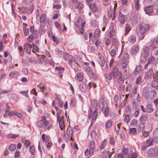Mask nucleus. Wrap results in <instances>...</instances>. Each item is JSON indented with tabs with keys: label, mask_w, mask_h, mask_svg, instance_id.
Segmentation results:
<instances>
[{
	"label": "nucleus",
	"mask_w": 158,
	"mask_h": 158,
	"mask_svg": "<svg viewBox=\"0 0 158 158\" xmlns=\"http://www.w3.org/2000/svg\"><path fill=\"white\" fill-rule=\"evenodd\" d=\"M149 27L148 24L144 23L138 24L139 31L141 35L140 37L141 39H143L144 38L145 35L144 34L148 31Z\"/></svg>",
	"instance_id": "f257e3e1"
},
{
	"label": "nucleus",
	"mask_w": 158,
	"mask_h": 158,
	"mask_svg": "<svg viewBox=\"0 0 158 158\" xmlns=\"http://www.w3.org/2000/svg\"><path fill=\"white\" fill-rule=\"evenodd\" d=\"M129 54L126 53L120 59L119 63L123 69H126L127 67V60L129 59Z\"/></svg>",
	"instance_id": "f03ea898"
},
{
	"label": "nucleus",
	"mask_w": 158,
	"mask_h": 158,
	"mask_svg": "<svg viewBox=\"0 0 158 158\" xmlns=\"http://www.w3.org/2000/svg\"><path fill=\"white\" fill-rule=\"evenodd\" d=\"M140 107L142 110L143 112L151 113L153 112L154 110L153 106L151 104L147 105L145 107H144L143 105H141Z\"/></svg>",
	"instance_id": "7ed1b4c3"
},
{
	"label": "nucleus",
	"mask_w": 158,
	"mask_h": 158,
	"mask_svg": "<svg viewBox=\"0 0 158 158\" xmlns=\"http://www.w3.org/2000/svg\"><path fill=\"white\" fill-rule=\"evenodd\" d=\"M98 109H96L92 113V110L91 108H90L88 114L89 118L90 119L92 117L93 121H95L96 120L98 115Z\"/></svg>",
	"instance_id": "20e7f679"
},
{
	"label": "nucleus",
	"mask_w": 158,
	"mask_h": 158,
	"mask_svg": "<svg viewBox=\"0 0 158 158\" xmlns=\"http://www.w3.org/2000/svg\"><path fill=\"white\" fill-rule=\"evenodd\" d=\"M73 133V131L71 129L67 128L66 132H64L63 137L67 139L72 140Z\"/></svg>",
	"instance_id": "39448f33"
},
{
	"label": "nucleus",
	"mask_w": 158,
	"mask_h": 158,
	"mask_svg": "<svg viewBox=\"0 0 158 158\" xmlns=\"http://www.w3.org/2000/svg\"><path fill=\"white\" fill-rule=\"evenodd\" d=\"M89 7L93 13H95L98 11L99 8V2H96L90 4L89 5Z\"/></svg>",
	"instance_id": "423d86ee"
},
{
	"label": "nucleus",
	"mask_w": 158,
	"mask_h": 158,
	"mask_svg": "<svg viewBox=\"0 0 158 158\" xmlns=\"http://www.w3.org/2000/svg\"><path fill=\"white\" fill-rule=\"evenodd\" d=\"M85 23V21H83L82 18H79L76 21L75 25L77 28H84Z\"/></svg>",
	"instance_id": "0eeeda50"
},
{
	"label": "nucleus",
	"mask_w": 158,
	"mask_h": 158,
	"mask_svg": "<svg viewBox=\"0 0 158 158\" xmlns=\"http://www.w3.org/2000/svg\"><path fill=\"white\" fill-rule=\"evenodd\" d=\"M158 47V38H156L151 41V44L150 46L151 50L153 51Z\"/></svg>",
	"instance_id": "6e6552de"
},
{
	"label": "nucleus",
	"mask_w": 158,
	"mask_h": 158,
	"mask_svg": "<svg viewBox=\"0 0 158 158\" xmlns=\"http://www.w3.org/2000/svg\"><path fill=\"white\" fill-rule=\"evenodd\" d=\"M111 73L113 75V78L114 79L117 78L118 77H121L122 76L121 73L119 72L118 68L116 67L114 68Z\"/></svg>",
	"instance_id": "1a4fd4ad"
},
{
	"label": "nucleus",
	"mask_w": 158,
	"mask_h": 158,
	"mask_svg": "<svg viewBox=\"0 0 158 158\" xmlns=\"http://www.w3.org/2000/svg\"><path fill=\"white\" fill-rule=\"evenodd\" d=\"M116 13L115 11V9L114 8L112 9V8H110L108 11V17L110 18H112V20H114L115 16Z\"/></svg>",
	"instance_id": "9d476101"
},
{
	"label": "nucleus",
	"mask_w": 158,
	"mask_h": 158,
	"mask_svg": "<svg viewBox=\"0 0 158 158\" xmlns=\"http://www.w3.org/2000/svg\"><path fill=\"white\" fill-rule=\"evenodd\" d=\"M153 75V70L152 68L150 69L145 73L144 79L145 80H148L151 79Z\"/></svg>",
	"instance_id": "9b49d317"
},
{
	"label": "nucleus",
	"mask_w": 158,
	"mask_h": 158,
	"mask_svg": "<svg viewBox=\"0 0 158 158\" xmlns=\"http://www.w3.org/2000/svg\"><path fill=\"white\" fill-rule=\"evenodd\" d=\"M118 19L120 24H124L125 20V17L120 11L119 12Z\"/></svg>",
	"instance_id": "f8f14e48"
},
{
	"label": "nucleus",
	"mask_w": 158,
	"mask_h": 158,
	"mask_svg": "<svg viewBox=\"0 0 158 158\" xmlns=\"http://www.w3.org/2000/svg\"><path fill=\"white\" fill-rule=\"evenodd\" d=\"M148 62V63L151 64L152 66H156L157 63V61L156 60L155 58L152 56H150L149 58Z\"/></svg>",
	"instance_id": "ddd939ff"
},
{
	"label": "nucleus",
	"mask_w": 158,
	"mask_h": 158,
	"mask_svg": "<svg viewBox=\"0 0 158 158\" xmlns=\"http://www.w3.org/2000/svg\"><path fill=\"white\" fill-rule=\"evenodd\" d=\"M31 45L29 44L28 43H27L24 46V49L26 52L28 54H30L31 52Z\"/></svg>",
	"instance_id": "4468645a"
},
{
	"label": "nucleus",
	"mask_w": 158,
	"mask_h": 158,
	"mask_svg": "<svg viewBox=\"0 0 158 158\" xmlns=\"http://www.w3.org/2000/svg\"><path fill=\"white\" fill-rule=\"evenodd\" d=\"M89 149L94 152L95 149V142L93 141H91L89 143Z\"/></svg>",
	"instance_id": "2eb2a0df"
},
{
	"label": "nucleus",
	"mask_w": 158,
	"mask_h": 158,
	"mask_svg": "<svg viewBox=\"0 0 158 158\" xmlns=\"http://www.w3.org/2000/svg\"><path fill=\"white\" fill-rule=\"evenodd\" d=\"M98 62L101 67L104 66L105 64V61L103 56H100L98 60Z\"/></svg>",
	"instance_id": "dca6fc26"
},
{
	"label": "nucleus",
	"mask_w": 158,
	"mask_h": 158,
	"mask_svg": "<svg viewBox=\"0 0 158 158\" xmlns=\"http://www.w3.org/2000/svg\"><path fill=\"white\" fill-rule=\"evenodd\" d=\"M139 51V48L138 46H136L131 49V53L133 55L136 54Z\"/></svg>",
	"instance_id": "f3484780"
},
{
	"label": "nucleus",
	"mask_w": 158,
	"mask_h": 158,
	"mask_svg": "<svg viewBox=\"0 0 158 158\" xmlns=\"http://www.w3.org/2000/svg\"><path fill=\"white\" fill-rule=\"evenodd\" d=\"M146 14L149 15L153 11V9L151 6H148L145 7L144 9Z\"/></svg>",
	"instance_id": "a211bd4d"
},
{
	"label": "nucleus",
	"mask_w": 158,
	"mask_h": 158,
	"mask_svg": "<svg viewBox=\"0 0 158 158\" xmlns=\"http://www.w3.org/2000/svg\"><path fill=\"white\" fill-rule=\"evenodd\" d=\"M19 75V73L18 71H14L10 73L9 75V77L12 78L18 76Z\"/></svg>",
	"instance_id": "6ab92c4d"
},
{
	"label": "nucleus",
	"mask_w": 158,
	"mask_h": 158,
	"mask_svg": "<svg viewBox=\"0 0 158 158\" xmlns=\"http://www.w3.org/2000/svg\"><path fill=\"white\" fill-rule=\"evenodd\" d=\"M148 117L147 115L144 114H142L140 118H139V121L142 122V123L143 122H145L148 120Z\"/></svg>",
	"instance_id": "aec40b11"
},
{
	"label": "nucleus",
	"mask_w": 158,
	"mask_h": 158,
	"mask_svg": "<svg viewBox=\"0 0 158 158\" xmlns=\"http://www.w3.org/2000/svg\"><path fill=\"white\" fill-rule=\"evenodd\" d=\"M142 66L139 65H138L136 67L134 71V74L135 75H137L139 73L141 70Z\"/></svg>",
	"instance_id": "412c9836"
},
{
	"label": "nucleus",
	"mask_w": 158,
	"mask_h": 158,
	"mask_svg": "<svg viewBox=\"0 0 158 158\" xmlns=\"http://www.w3.org/2000/svg\"><path fill=\"white\" fill-rule=\"evenodd\" d=\"M18 9L20 12L23 13H26L29 11V8L26 7H22L20 8L19 7Z\"/></svg>",
	"instance_id": "4be33fe9"
},
{
	"label": "nucleus",
	"mask_w": 158,
	"mask_h": 158,
	"mask_svg": "<svg viewBox=\"0 0 158 158\" xmlns=\"http://www.w3.org/2000/svg\"><path fill=\"white\" fill-rule=\"evenodd\" d=\"M112 121L110 119H109L105 123L106 128L107 129H109L111 128L112 126Z\"/></svg>",
	"instance_id": "5701e85b"
},
{
	"label": "nucleus",
	"mask_w": 158,
	"mask_h": 158,
	"mask_svg": "<svg viewBox=\"0 0 158 158\" xmlns=\"http://www.w3.org/2000/svg\"><path fill=\"white\" fill-rule=\"evenodd\" d=\"M155 154L154 150L153 148H150L148 150V154L150 157L153 156Z\"/></svg>",
	"instance_id": "b1692460"
},
{
	"label": "nucleus",
	"mask_w": 158,
	"mask_h": 158,
	"mask_svg": "<svg viewBox=\"0 0 158 158\" xmlns=\"http://www.w3.org/2000/svg\"><path fill=\"white\" fill-rule=\"evenodd\" d=\"M136 40L135 36L132 35L130 36L128 38V41L131 43H135Z\"/></svg>",
	"instance_id": "393cba45"
},
{
	"label": "nucleus",
	"mask_w": 158,
	"mask_h": 158,
	"mask_svg": "<svg viewBox=\"0 0 158 158\" xmlns=\"http://www.w3.org/2000/svg\"><path fill=\"white\" fill-rule=\"evenodd\" d=\"M107 141L106 140L104 139L101 143L100 146V149L101 150L104 149L106 145Z\"/></svg>",
	"instance_id": "a878e982"
},
{
	"label": "nucleus",
	"mask_w": 158,
	"mask_h": 158,
	"mask_svg": "<svg viewBox=\"0 0 158 158\" xmlns=\"http://www.w3.org/2000/svg\"><path fill=\"white\" fill-rule=\"evenodd\" d=\"M151 85L153 87L155 88L158 90V82L156 80L152 81L151 83Z\"/></svg>",
	"instance_id": "bb28decb"
},
{
	"label": "nucleus",
	"mask_w": 158,
	"mask_h": 158,
	"mask_svg": "<svg viewBox=\"0 0 158 158\" xmlns=\"http://www.w3.org/2000/svg\"><path fill=\"white\" fill-rule=\"evenodd\" d=\"M46 15L43 14L41 15L40 17V23H43L46 21Z\"/></svg>",
	"instance_id": "cd10ccee"
},
{
	"label": "nucleus",
	"mask_w": 158,
	"mask_h": 158,
	"mask_svg": "<svg viewBox=\"0 0 158 158\" xmlns=\"http://www.w3.org/2000/svg\"><path fill=\"white\" fill-rule=\"evenodd\" d=\"M148 56V55H147L142 53L141 57V61L142 62H145Z\"/></svg>",
	"instance_id": "c85d7f7f"
},
{
	"label": "nucleus",
	"mask_w": 158,
	"mask_h": 158,
	"mask_svg": "<svg viewBox=\"0 0 158 158\" xmlns=\"http://www.w3.org/2000/svg\"><path fill=\"white\" fill-rule=\"evenodd\" d=\"M79 88L81 91L84 92L86 88V86L85 84L84 83L80 84Z\"/></svg>",
	"instance_id": "c756f323"
},
{
	"label": "nucleus",
	"mask_w": 158,
	"mask_h": 158,
	"mask_svg": "<svg viewBox=\"0 0 158 158\" xmlns=\"http://www.w3.org/2000/svg\"><path fill=\"white\" fill-rule=\"evenodd\" d=\"M143 51L142 52V53L147 55H148L149 53V48L147 47H145L143 49Z\"/></svg>",
	"instance_id": "7c9ffc66"
},
{
	"label": "nucleus",
	"mask_w": 158,
	"mask_h": 158,
	"mask_svg": "<svg viewBox=\"0 0 158 158\" xmlns=\"http://www.w3.org/2000/svg\"><path fill=\"white\" fill-rule=\"evenodd\" d=\"M139 0H134L135 1V9L138 10H139L140 7V5L139 4Z\"/></svg>",
	"instance_id": "2f4dec72"
},
{
	"label": "nucleus",
	"mask_w": 158,
	"mask_h": 158,
	"mask_svg": "<svg viewBox=\"0 0 158 158\" xmlns=\"http://www.w3.org/2000/svg\"><path fill=\"white\" fill-rule=\"evenodd\" d=\"M142 76H139L137 79H136V80L135 81V83L137 85H140L142 83Z\"/></svg>",
	"instance_id": "473e14b6"
},
{
	"label": "nucleus",
	"mask_w": 158,
	"mask_h": 158,
	"mask_svg": "<svg viewBox=\"0 0 158 158\" xmlns=\"http://www.w3.org/2000/svg\"><path fill=\"white\" fill-rule=\"evenodd\" d=\"M110 112V110L109 108L108 107H106L104 110V115L105 117H107L108 116L109 113Z\"/></svg>",
	"instance_id": "72a5a7b5"
},
{
	"label": "nucleus",
	"mask_w": 158,
	"mask_h": 158,
	"mask_svg": "<svg viewBox=\"0 0 158 158\" xmlns=\"http://www.w3.org/2000/svg\"><path fill=\"white\" fill-rule=\"evenodd\" d=\"M39 87V88L43 91V92L44 91V89L45 88V85L44 84L42 83H40L38 85V87Z\"/></svg>",
	"instance_id": "f704fd0d"
},
{
	"label": "nucleus",
	"mask_w": 158,
	"mask_h": 158,
	"mask_svg": "<svg viewBox=\"0 0 158 158\" xmlns=\"http://www.w3.org/2000/svg\"><path fill=\"white\" fill-rule=\"evenodd\" d=\"M94 152L90 149H86L85 151V156H88L89 155H92L94 153Z\"/></svg>",
	"instance_id": "c9c22d12"
},
{
	"label": "nucleus",
	"mask_w": 158,
	"mask_h": 158,
	"mask_svg": "<svg viewBox=\"0 0 158 158\" xmlns=\"http://www.w3.org/2000/svg\"><path fill=\"white\" fill-rule=\"evenodd\" d=\"M153 142V139L152 138H150L147 140L146 141L147 146L149 147L152 145Z\"/></svg>",
	"instance_id": "e433bc0d"
},
{
	"label": "nucleus",
	"mask_w": 158,
	"mask_h": 158,
	"mask_svg": "<svg viewBox=\"0 0 158 158\" xmlns=\"http://www.w3.org/2000/svg\"><path fill=\"white\" fill-rule=\"evenodd\" d=\"M144 127V125L143 123H140L138 127V129L139 131H142Z\"/></svg>",
	"instance_id": "4c0bfd02"
},
{
	"label": "nucleus",
	"mask_w": 158,
	"mask_h": 158,
	"mask_svg": "<svg viewBox=\"0 0 158 158\" xmlns=\"http://www.w3.org/2000/svg\"><path fill=\"white\" fill-rule=\"evenodd\" d=\"M91 105L93 107H96L98 105V102L96 100H94L91 101Z\"/></svg>",
	"instance_id": "58836bf2"
},
{
	"label": "nucleus",
	"mask_w": 158,
	"mask_h": 158,
	"mask_svg": "<svg viewBox=\"0 0 158 158\" xmlns=\"http://www.w3.org/2000/svg\"><path fill=\"white\" fill-rule=\"evenodd\" d=\"M76 78L79 81H82L83 78L82 75L79 73H77L76 75Z\"/></svg>",
	"instance_id": "ea45409f"
},
{
	"label": "nucleus",
	"mask_w": 158,
	"mask_h": 158,
	"mask_svg": "<svg viewBox=\"0 0 158 158\" xmlns=\"http://www.w3.org/2000/svg\"><path fill=\"white\" fill-rule=\"evenodd\" d=\"M133 108L134 109H136L139 107V105L138 102H132V105Z\"/></svg>",
	"instance_id": "a19ab883"
},
{
	"label": "nucleus",
	"mask_w": 158,
	"mask_h": 158,
	"mask_svg": "<svg viewBox=\"0 0 158 158\" xmlns=\"http://www.w3.org/2000/svg\"><path fill=\"white\" fill-rule=\"evenodd\" d=\"M16 148V146L15 144H12L9 147V149L12 151H15Z\"/></svg>",
	"instance_id": "79ce46f5"
},
{
	"label": "nucleus",
	"mask_w": 158,
	"mask_h": 158,
	"mask_svg": "<svg viewBox=\"0 0 158 158\" xmlns=\"http://www.w3.org/2000/svg\"><path fill=\"white\" fill-rule=\"evenodd\" d=\"M85 70L89 74H90L92 72V70L90 67L88 66H86L85 67Z\"/></svg>",
	"instance_id": "37998d69"
},
{
	"label": "nucleus",
	"mask_w": 158,
	"mask_h": 158,
	"mask_svg": "<svg viewBox=\"0 0 158 158\" xmlns=\"http://www.w3.org/2000/svg\"><path fill=\"white\" fill-rule=\"evenodd\" d=\"M76 104V100L75 99L72 98L71 99L70 106L71 107H73Z\"/></svg>",
	"instance_id": "c03bdc74"
},
{
	"label": "nucleus",
	"mask_w": 158,
	"mask_h": 158,
	"mask_svg": "<svg viewBox=\"0 0 158 158\" xmlns=\"http://www.w3.org/2000/svg\"><path fill=\"white\" fill-rule=\"evenodd\" d=\"M121 124V123H120L119 124H117L116 126L115 127V131L117 134H118L120 131V126Z\"/></svg>",
	"instance_id": "a18cd8bd"
},
{
	"label": "nucleus",
	"mask_w": 158,
	"mask_h": 158,
	"mask_svg": "<svg viewBox=\"0 0 158 158\" xmlns=\"http://www.w3.org/2000/svg\"><path fill=\"white\" fill-rule=\"evenodd\" d=\"M62 57L64 60H67L69 57V54L67 53H64Z\"/></svg>",
	"instance_id": "49530a36"
},
{
	"label": "nucleus",
	"mask_w": 158,
	"mask_h": 158,
	"mask_svg": "<svg viewBox=\"0 0 158 158\" xmlns=\"http://www.w3.org/2000/svg\"><path fill=\"white\" fill-rule=\"evenodd\" d=\"M137 120L135 119H132L131 121L130 124L132 126H135L137 124Z\"/></svg>",
	"instance_id": "de8ad7c7"
},
{
	"label": "nucleus",
	"mask_w": 158,
	"mask_h": 158,
	"mask_svg": "<svg viewBox=\"0 0 158 158\" xmlns=\"http://www.w3.org/2000/svg\"><path fill=\"white\" fill-rule=\"evenodd\" d=\"M30 151L31 154L34 155L35 152V148L33 146H31L30 147Z\"/></svg>",
	"instance_id": "09e8293b"
},
{
	"label": "nucleus",
	"mask_w": 158,
	"mask_h": 158,
	"mask_svg": "<svg viewBox=\"0 0 158 158\" xmlns=\"http://www.w3.org/2000/svg\"><path fill=\"white\" fill-rule=\"evenodd\" d=\"M44 124V121L42 120L39 121L37 123V126L38 127H42Z\"/></svg>",
	"instance_id": "8fccbe9b"
},
{
	"label": "nucleus",
	"mask_w": 158,
	"mask_h": 158,
	"mask_svg": "<svg viewBox=\"0 0 158 158\" xmlns=\"http://www.w3.org/2000/svg\"><path fill=\"white\" fill-rule=\"evenodd\" d=\"M57 121L58 122H60L61 121H64V117L63 116L61 115L57 116Z\"/></svg>",
	"instance_id": "3c124183"
},
{
	"label": "nucleus",
	"mask_w": 158,
	"mask_h": 158,
	"mask_svg": "<svg viewBox=\"0 0 158 158\" xmlns=\"http://www.w3.org/2000/svg\"><path fill=\"white\" fill-rule=\"evenodd\" d=\"M53 41L56 43V44H58L59 43V39H58L56 37L55 35H52V37Z\"/></svg>",
	"instance_id": "603ef678"
},
{
	"label": "nucleus",
	"mask_w": 158,
	"mask_h": 158,
	"mask_svg": "<svg viewBox=\"0 0 158 158\" xmlns=\"http://www.w3.org/2000/svg\"><path fill=\"white\" fill-rule=\"evenodd\" d=\"M18 48L19 51V53L20 56H22L24 54V52L23 48L20 46H19Z\"/></svg>",
	"instance_id": "864d4df0"
},
{
	"label": "nucleus",
	"mask_w": 158,
	"mask_h": 158,
	"mask_svg": "<svg viewBox=\"0 0 158 158\" xmlns=\"http://www.w3.org/2000/svg\"><path fill=\"white\" fill-rule=\"evenodd\" d=\"M59 125L60 129L61 130H63V129L64 128L65 125L64 123V121H61L59 122Z\"/></svg>",
	"instance_id": "5fc2aeb1"
},
{
	"label": "nucleus",
	"mask_w": 158,
	"mask_h": 158,
	"mask_svg": "<svg viewBox=\"0 0 158 158\" xmlns=\"http://www.w3.org/2000/svg\"><path fill=\"white\" fill-rule=\"evenodd\" d=\"M19 136L18 134H11L8 135V136L11 138H13L14 139H15L16 138L19 137Z\"/></svg>",
	"instance_id": "6e6d98bb"
},
{
	"label": "nucleus",
	"mask_w": 158,
	"mask_h": 158,
	"mask_svg": "<svg viewBox=\"0 0 158 158\" xmlns=\"http://www.w3.org/2000/svg\"><path fill=\"white\" fill-rule=\"evenodd\" d=\"M139 113L140 110L139 109H137L136 111H135L134 113V117L135 118H137L139 115Z\"/></svg>",
	"instance_id": "4d7b16f0"
},
{
	"label": "nucleus",
	"mask_w": 158,
	"mask_h": 158,
	"mask_svg": "<svg viewBox=\"0 0 158 158\" xmlns=\"http://www.w3.org/2000/svg\"><path fill=\"white\" fill-rule=\"evenodd\" d=\"M69 63L70 65V66L73 67V68H76V67H75V64H73V60L70 59L69 60Z\"/></svg>",
	"instance_id": "13d9d810"
},
{
	"label": "nucleus",
	"mask_w": 158,
	"mask_h": 158,
	"mask_svg": "<svg viewBox=\"0 0 158 158\" xmlns=\"http://www.w3.org/2000/svg\"><path fill=\"white\" fill-rule=\"evenodd\" d=\"M32 34L34 38H37L39 36V33L38 31L36 30L34 31Z\"/></svg>",
	"instance_id": "bf43d9fd"
},
{
	"label": "nucleus",
	"mask_w": 158,
	"mask_h": 158,
	"mask_svg": "<svg viewBox=\"0 0 158 158\" xmlns=\"http://www.w3.org/2000/svg\"><path fill=\"white\" fill-rule=\"evenodd\" d=\"M105 76L109 80H111L112 78V74L111 73L109 74H106Z\"/></svg>",
	"instance_id": "052dcab7"
},
{
	"label": "nucleus",
	"mask_w": 158,
	"mask_h": 158,
	"mask_svg": "<svg viewBox=\"0 0 158 158\" xmlns=\"http://www.w3.org/2000/svg\"><path fill=\"white\" fill-rule=\"evenodd\" d=\"M130 132L133 134H135L136 132V129L135 128H131L130 129Z\"/></svg>",
	"instance_id": "680f3d73"
},
{
	"label": "nucleus",
	"mask_w": 158,
	"mask_h": 158,
	"mask_svg": "<svg viewBox=\"0 0 158 158\" xmlns=\"http://www.w3.org/2000/svg\"><path fill=\"white\" fill-rule=\"evenodd\" d=\"M102 156L103 158H108V153L106 151L103 152Z\"/></svg>",
	"instance_id": "e2e57ef3"
},
{
	"label": "nucleus",
	"mask_w": 158,
	"mask_h": 158,
	"mask_svg": "<svg viewBox=\"0 0 158 158\" xmlns=\"http://www.w3.org/2000/svg\"><path fill=\"white\" fill-rule=\"evenodd\" d=\"M130 118L129 117V115H126L125 116L124 120L125 122L128 123L130 121Z\"/></svg>",
	"instance_id": "0e129e2a"
},
{
	"label": "nucleus",
	"mask_w": 158,
	"mask_h": 158,
	"mask_svg": "<svg viewBox=\"0 0 158 158\" xmlns=\"http://www.w3.org/2000/svg\"><path fill=\"white\" fill-rule=\"evenodd\" d=\"M119 78L118 79V83L119 84H122L124 82L123 79L121 77H118Z\"/></svg>",
	"instance_id": "69168bd1"
},
{
	"label": "nucleus",
	"mask_w": 158,
	"mask_h": 158,
	"mask_svg": "<svg viewBox=\"0 0 158 158\" xmlns=\"http://www.w3.org/2000/svg\"><path fill=\"white\" fill-rule=\"evenodd\" d=\"M153 77L154 79L158 80V71H156L154 74H153Z\"/></svg>",
	"instance_id": "338daca9"
},
{
	"label": "nucleus",
	"mask_w": 158,
	"mask_h": 158,
	"mask_svg": "<svg viewBox=\"0 0 158 158\" xmlns=\"http://www.w3.org/2000/svg\"><path fill=\"white\" fill-rule=\"evenodd\" d=\"M91 136L92 138H95L97 136V134L96 132L94 131H93L91 132Z\"/></svg>",
	"instance_id": "774afa93"
}]
</instances>
